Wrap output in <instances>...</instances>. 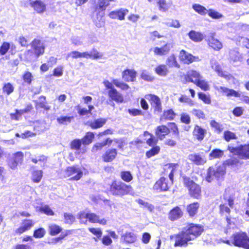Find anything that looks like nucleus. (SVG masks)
Listing matches in <instances>:
<instances>
[{
	"label": "nucleus",
	"instance_id": "obj_37",
	"mask_svg": "<svg viewBox=\"0 0 249 249\" xmlns=\"http://www.w3.org/2000/svg\"><path fill=\"white\" fill-rule=\"evenodd\" d=\"M211 126L214 129V131L217 133L221 132L224 128L222 124L216 122L214 120H212L210 123Z\"/></svg>",
	"mask_w": 249,
	"mask_h": 249
},
{
	"label": "nucleus",
	"instance_id": "obj_64",
	"mask_svg": "<svg viewBox=\"0 0 249 249\" xmlns=\"http://www.w3.org/2000/svg\"><path fill=\"white\" fill-rule=\"evenodd\" d=\"M10 45L9 43L8 42H4L0 48V53L1 55H4L7 52V51H8V50L10 48Z\"/></svg>",
	"mask_w": 249,
	"mask_h": 249
},
{
	"label": "nucleus",
	"instance_id": "obj_4",
	"mask_svg": "<svg viewBox=\"0 0 249 249\" xmlns=\"http://www.w3.org/2000/svg\"><path fill=\"white\" fill-rule=\"evenodd\" d=\"M77 218L82 224H87L88 221L90 223H98L102 225L107 224V220L104 218L100 219V217L94 213L84 211L79 212L77 214Z\"/></svg>",
	"mask_w": 249,
	"mask_h": 249
},
{
	"label": "nucleus",
	"instance_id": "obj_45",
	"mask_svg": "<svg viewBox=\"0 0 249 249\" xmlns=\"http://www.w3.org/2000/svg\"><path fill=\"white\" fill-rule=\"evenodd\" d=\"M230 57L233 63L240 61V56L239 53L235 50H231L230 52Z\"/></svg>",
	"mask_w": 249,
	"mask_h": 249
},
{
	"label": "nucleus",
	"instance_id": "obj_25",
	"mask_svg": "<svg viewBox=\"0 0 249 249\" xmlns=\"http://www.w3.org/2000/svg\"><path fill=\"white\" fill-rule=\"evenodd\" d=\"M121 240L127 243H133L136 241L137 236L134 232L126 231L122 235Z\"/></svg>",
	"mask_w": 249,
	"mask_h": 249
},
{
	"label": "nucleus",
	"instance_id": "obj_41",
	"mask_svg": "<svg viewBox=\"0 0 249 249\" xmlns=\"http://www.w3.org/2000/svg\"><path fill=\"white\" fill-rule=\"evenodd\" d=\"M224 155V151L218 149L213 150L209 155L210 159L220 158Z\"/></svg>",
	"mask_w": 249,
	"mask_h": 249
},
{
	"label": "nucleus",
	"instance_id": "obj_34",
	"mask_svg": "<svg viewBox=\"0 0 249 249\" xmlns=\"http://www.w3.org/2000/svg\"><path fill=\"white\" fill-rule=\"evenodd\" d=\"M192 8L196 12L202 16L206 15L208 11V10H207L205 7L197 3L194 4L192 6Z\"/></svg>",
	"mask_w": 249,
	"mask_h": 249
},
{
	"label": "nucleus",
	"instance_id": "obj_59",
	"mask_svg": "<svg viewBox=\"0 0 249 249\" xmlns=\"http://www.w3.org/2000/svg\"><path fill=\"white\" fill-rule=\"evenodd\" d=\"M70 58H71L72 59H77L80 58V52L76 51H74L70 52L68 53L66 59L68 60Z\"/></svg>",
	"mask_w": 249,
	"mask_h": 249
},
{
	"label": "nucleus",
	"instance_id": "obj_18",
	"mask_svg": "<svg viewBox=\"0 0 249 249\" xmlns=\"http://www.w3.org/2000/svg\"><path fill=\"white\" fill-rule=\"evenodd\" d=\"M173 48V44L167 43L162 47H155L153 49V52L155 55H164L168 53L171 48Z\"/></svg>",
	"mask_w": 249,
	"mask_h": 249
},
{
	"label": "nucleus",
	"instance_id": "obj_47",
	"mask_svg": "<svg viewBox=\"0 0 249 249\" xmlns=\"http://www.w3.org/2000/svg\"><path fill=\"white\" fill-rule=\"evenodd\" d=\"M39 211L48 215H53L54 214L52 210L47 205H42L39 208Z\"/></svg>",
	"mask_w": 249,
	"mask_h": 249
},
{
	"label": "nucleus",
	"instance_id": "obj_55",
	"mask_svg": "<svg viewBox=\"0 0 249 249\" xmlns=\"http://www.w3.org/2000/svg\"><path fill=\"white\" fill-rule=\"evenodd\" d=\"M64 217L65 222L67 224H71L75 220V217L71 213H65Z\"/></svg>",
	"mask_w": 249,
	"mask_h": 249
},
{
	"label": "nucleus",
	"instance_id": "obj_57",
	"mask_svg": "<svg viewBox=\"0 0 249 249\" xmlns=\"http://www.w3.org/2000/svg\"><path fill=\"white\" fill-rule=\"evenodd\" d=\"M14 89V87L10 83H7L4 85L3 87V91L5 92L7 95L10 94L13 92Z\"/></svg>",
	"mask_w": 249,
	"mask_h": 249
},
{
	"label": "nucleus",
	"instance_id": "obj_43",
	"mask_svg": "<svg viewBox=\"0 0 249 249\" xmlns=\"http://www.w3.org/2000/svg\"><path fill=\"white\" fill-rule=\"evenodd\" d=\"M43 173L41 170H36L33 172L32 174V180L36 183L39 182L42 177Z\"/></svg>",
	"mask_w": 249,
	"mask_h": 249
},
{
	"label": "nucleus",
	"instance_id": "obj_60",
	"mask_svg": "<svg viewBox=\"0 0 249 249\" xmlns=\"http://www.w3.org/2000/svg\"><path fill=\"white\" fill-rule=\"evenodd\" d=\"M141 77L142 79L147 81H152L154 79V78L146 71H142L141 73Z\"/></svg>",
	"mask_w": 249,
	"mask_h": 249
},
{
	"label": "nucleus",
	"instance_id": "obj_36",
	"mask_svg": "<svg viewBox=\"0 0 249 249\" xmlns=\"http://www.w3.org/2000/svg\"><path fill=\"white\" fill-rule=\"evenodd\" d=\"M89 231L95 237L93 238L95 241H97L102 235V231L100 228H89Z\"/></svg>",
	"mask_w": 249,
	"mask_h": 249
},
{
	"label": "nucleus",
	"instance_id": "obj_13",
	"mask_svg": "<svg viewBox=\"0 0 249 249\" xmlns=\"http://www.w3.org/2000/svg\"><path fill=\"white\" fill-rule=\"evenodd\" d=\"M210 65L211 68L217 72L219 76L224 77L228 80L233 78L231 75L228 74L226 72H224L221 70L220 66L214 58L211 59Z\"/></svg>",
	"mask_w": 249,
	"mask_h": 249
},
{
	"label": "nucleus",
	"instance_id": "obj_40",
	"mask_svg": "<svg viewBox=\"0 0 249 249\" xmlns=\"http://www.w3.org/2000/svg\"><path fill=\"white\" fill-rule=\"evenodd\" d=\"M94 135L92 132H88L86 136L81 140L84 145H88L92 142Z\"/></svg>",
	"mask_w": 249,
	"mask_h": 249
},
{
	"label": "nucleus",
	"instance_id": "obj_14",
	"mask_svg": "<svg viewBox=\"0 0 249 249\" xmlns=\"http://www.w3.org/2000/svg\"><path fill=\"white\" fill-rule=\"evenodd\" d=\"M214 88L219 93L228 97L233 96L235 97H239L241 96V94L239 92L233 89H229L224 87L215 86Z\"/></svg>",
	"mask_w": 249,
	"mask_h": 249
},
{
	"label": "nucleus",
	"instance_id": "obj_9",
	"mask_svg": "<svg viewBox=\"0 0 249 249\" xmlns=\"http://www.w3.org/2000/svg\"><path fill=\"white\" fill-rule=\"evenodd\" d=\"M228 149L231 153L238 155L242 159H249V144L241 145L238 147L229 146Z\"/></svg>",
	"mask_w": 249,
	"mask_h": 249
},
{
	"label": "nucleus",
	"instance_id": "obj_16",
	"mask_svg": "<svg viewBox=\"0 0 249 249\" xmlns=\"http://www.w3.org/2000/svg\"><path fill=\"white\" fill-rule=\"evenodd\" d=\"M167 179L164 178H161L154 184L153 189L157 191H165L168 190L169 184L167 182Z\"/></svg>",
	"mask_w": 249,
	"mask_h": 249
},
{
	"label": "nucleus",
	"instance_id": "obj_21",
	"mask_svg": "<svg viewBox=\"0 0 249 249\" xmlns=\"http://www.w3.org/2000/svg\"><path fill=\"white\" fill-rule=\"evenodd\" d=\"M136 74L134 70L127 69L122 72V78L126 82H133L136 79Z\"/></svg>",
	"mask_w": 249,
	"mask_h": 249
},
{
	"label": "nucleus",
	"instance_id": "obj_38",
	"mask_svg": "<svg viewBox=\"0 0 249 249\" xmlns=\"http://www.w3.org/2000/svg\"><path fill=\"white\" fill-rule=\"evenodd\" d=\"M207 14L210 17L215 19H220L223 17L222 14L213 9L208 10Z\"/></svg>",
	"mask_w": 249,
	"mask_h": 249
},
{
	"label": "nucleus",
	"instance_id": "obj_11",
	"mask_svg": "<svg viewBox=\"0 0 249 249\" xmlns=\"http://www.w3.org/2000/svg\"><path fill=\"white\" fill-rule=\"evenodd\" d=\"M179 59L184 64H189L194 62H198L200 59L198 56H194L185 50H181L179 52Z\"/></svg>",
	"mask_w": 249,
	"mask_h": 249
},
{
	"label": "nucleus",
	"instance_id": "obj_53",
	"mask_svg": "<svg viewBox=\"0 0 249 249\" xmlns=\"http://www.w3.org/2000/svg\"><path fill=\"white\" fill-rule=\"evenodd\" d=\"M164 23L168 27L176 28H178L180 27V24L179 21L177 19H171L165 22Z\"/></svg>",
	"mask_w": 249,
	"mask_h": 249
},
{
	"label": "nucleus",
	"instance_id": "obj_31",
	"mask_svg": "<svg viewBox=\"0 0 249 249\" xmlns=\"http://www.w3.org/2000/svg\"><path fill=\"white\" fill-rule=\"evenodd\" d=\"M182 212L178 207L173 209L170 212L169 218L172 221L178 219L182 215Z\"/></svg>",
	"mask_w": 249,
	"mask_h": 249
},
{
	"label": "nucleus",
	"instance_id": "obj_6",
	"mask_svg": "<svg viewBox=\"0 0 249 249\" xmlns=\"http://www.w3.org/2000/svg\"><path fill=\"white\" fill-rule=\"evenodd\" d=\"M32 51L28 50L27 52V55L33 53L31 58L38 57L44 53L45 45L44 43L39 39H35L31 44Z\"/></svg>",
	"mask_w": 249,
	"mask_h": 249
},
{
	"label": "nucleus",
	"instance_id": "obj_26",
	"mask_svg": "<svg viewBox=\"0 0 249 249\" xmlns=\"http://www.w3.org/2000/svg\"><path fill=\"white\" fill-rule=\"evenodd\" d=\"M233 205V200L231 198H229L228 200L225 202L224 204H221L220 205V213L225 214L227 216L228 214L230 213V209L228 207V205L230 207L232 208Z\"/></svg>",
	"mask_w": 249,
	"mask_h": 249
},
{
	"label": "nucleus",
	"instance_id": "obj_52",
	"mask_svg": "<svg viewBox=\"0 0 249 249\" xmlns=\"http://www.w3.org/2000/svg\"><path fill=\"white\" fill-rule=\"evenodd\" d=\"M224 137L227 142H229L231 140L236 139V135L230 131H225L224 133Z\"/></svg>",
	"mask_w": 249,
	"mask_h": 249
},
{
	"label": "nucleus",
	"instance_id": "obj_49",
	"mask_svg": "<svg viewBox=\"0 0 249 249\" xmlns=\"http://www.w3.org/2000/svg\"><path fill=\"white\" fill-rule=\"evenodd\" d=\"M122 179L125 182H130L133 178L132 176L129 171H123L121 173Z\"/></svg>",
	"mask_w": 249,
	"mask_h": 249
},
{
	"label": "nucleus",
	"instance_id": "obj_8",
	"mask_svg": "<svg viewBox=\"0 0 249 249\" xmlns=\"http://www.w3.org/2000/svg\"><path fill=\"white\" fill-rule=\"evenodd\" d=\"M83 176L82 169L77 165L70 166L64 172L65 177H71V180H78Z\"/></svg>",
	"mask_w": 249,
	"mask_h": 249
},
{
	"label": "nucleus",
	"instance_id": "obj_15",
	"mask_svg": "<svg viewBox=\"0 0 249 249\" xmlns=\"http://www.w3.org/2000/svg\"><path fill=\"white\" fill-rule=\"evenodd\" d=\"M184 78L186 82H192L196 84L202 77L198 71L190 70L187 72Z\"/></svg>",
	"mask_w": 249,
	"mask_h": 249
},
{
	"label": "nucleus",
	"instance_id": "obj_10",
	"mask_svg": "<svg viewBox=\"0 0 249 249\" xmlns=\"http://www.w3.org/2000/svg\"><path fill=\"white\" fill-rule=\"evenodd\" d=\"M215 33H210L207 39L208 45L210 48L215 51H219L223 48L222 43L215 37Z\"/></svg>",
	"mask_w": 249,
	"mask_h": 249
},
{
	"label": "nucleus",
	"instance_id": "obj_35",
	"mask_svg": "<svg viewBox=\"0 0 249 249\" xmlns=\"http://www.w3.org/2000/svg\"><path fill=\"white\" fill-rule=\"evenodd\" d=\"M166 64L169 67H177L179 68V65L178 63L176 58L174 54H172L169 56L166 60Z\"/></svg>",
	"mask_w": 249,
	"mask_h": 249
},
{
	"label": "nucleus",
	"instance_id": "obj_54",
	"mask_svg": "<svg viewBox=\"0 0 249 249\" xmlns=\"http://www.w3.org/2000/svg\"><path fill=\"white\" fill-rule=\"evenodd\" d=\"M196 85L204 90H207L209 89V86L208 83L202 80V78L198 80Z\"/></svg>",
	"mask_w": 249,
	"mask_h": 249
},
{
	"label": "nucleus",
	"instance_id": "obj_32",
	"mask_svg": "<svg viewBox=\"0 0 249 249\" xmlns=\"http://www.w3.org/2000/svg\"><path fill=\"white\" fill-rule=\"evenodd\" d=\"M106 122L107 119L99 118L90 123L89 125L92 129H97L102 127L106 124Z\"/></svg>",
	"mask_w": 249,
	"mask_h": 249
},
{
	"label": "nucleus",
	"instance_id": "obj_56",
	"mask_svg": "<svg viewBox=\"0 0 249 249\" xmlns=\"http://www.w3.org/2000/svg\"><path fill=\"white\" fill-rule=\"evenodd\" d=\"M178 100L180 103H186L188 105L191 106L194 105L193 101L191 100L190 98L184 95H182L179 98Z\"/></svg>",
	"mask_w": 249,
	"mask_h": 249
},
{
	"label": "nucleus",
	"instance_id": "obj_39",
	"mask_svg": "<svg viewBox=\"0 0 249 249\" xmlns=\"http://www.w3.org/2000/svg\"><path fill=\"white\" fill-rule=\"evenodd\" d=\"M143 135L146 137V143L150 146H152L157 142V140L153 138V136L147 131L144 132Z\"/></svg>",
	"mask_w": 249,
	"mask_h": 249
},
{
	"label": "nucleus",
	"instance_id": "obj_30",
	"mask_svg": "<svg viewBox=\"0 0 249 249\" xmlns=\"http://www.w3.org/2000/svg\"><path fill=\"white\" fill-rule=\"evenodd\" d=\"M188 36L190 39L196 42H200L204 38V36L201 33L194 30L191 31L188 33Z\"/></svg>",
	"mask_w": 249,
	"mask_h": 249
},
{
	"label": "nucleus",
	"instance_id": "obj_42",
	"mask_svg": "<svg viewBox=\"0 0 249 249\" xmlns=\"http://www.w3.org/2000/svg\"><path fill=\"white\" fill-rule=\"evenodd\" d=\"M50 233L52 235H55L60 233L62 230L60 227L55 224H51L49 227Z\"/></svg>",
	"mask_w": 249,
	"mask_h": 249
},
{
	"label": "nucleus",
	"instance_id": "obj_63",
	"mask_svg": "<svg viewBox=\"0 0 249 249\" xmlns=\"http://www.w3.org/2000/svg\"><path fill=\"white\" fill-rule=\"evenodd\" d=\"M198 97L201 100H202L204 103L207 104H210L211 103V99L209 96L203 93H198Z\"/></svg>",
	"mask_w": 249,
	"mask_h": 249
},
{
	"label": "nucleus",
	"instance_id": "obj_7",
	"mask_svg": "<svg viewBox=\"0 0 249 249\" xmlns=\"http://www.w3.org/2000/svg\"><path fill=\"white\" fill-rule=\"evenodd\" d=\"M225 173V169L223 166L219 167L216 169L213 167H210L208 171L206 179L209 182H211L215 178L220 179L223 178Z\"/></svg>",
	"mask_w": 249,
	"mask_h": 249
},
{
	"label": "nucleus",
	"instance_id": "obj_12",
	"mask_svg": "<svg viewBox=\"0 0 249 249\" xmlns=\"http://www.w3.org/2000/svg\"><path fill=\"white\" fill-rule=\"evenodd\" d=\"M147 100H148L152 107L154 109V111L157 113H160L162 110V106L160 98L155 95L148 94L145 96Z\"/></svg>",
	"mask_w": 249,
	"mask_h": 249
},
{
	"label": "nucleus",
	"instance_id": "obj_22",
	"mask_svg": "<svg viewBox=\"0 0 249 249\" xmlns=\"http://www.w3.org/2000/svg\"><path fill=\"white\" fill-rule=\"evenodd\" d=\"M117 155V151L116 149H109L106 151L102 158L105 162H110L115 159Z\"/></svg>",
	"mask_w": 249,
	"mask_h": 249
},
{
	"label": "nucleus",
	"instance_id": "obj_48",
	"mask_svg": "<svg viewBox=\"0 0 249 249\" xmlns=\"http://www.w3.org/2000/svg\"><path fill=\"white\" fill-rule=\"evenodd\" d=\"M73 117H67V116H61L57 119V122L62 124H67L69 123H70L73 119Z\"/></svg>",
	"mask_w": 249,
	"mask_h": 249
},
{
	"label": "nucleus",
	"instance_id": "obj_29",
	"mask_svg": "<svg viewBox=\"0 0 249 249\" xmlns=\"http://www.w3.org/2000/svg\"><path fill=\"white\" fill-rule=\"evenodd\" d=\"M206 133V130L202 128L198 125L195 126L194 131V136L198 140L202 141L204 138L205 134Z\"/></svg>",
	"mask_w": 249,
	"mask_h": 249
},
{
	"label": "nucleus",
	"instance_id": "obj_61",
	"mask_svg": "<svg viewBox=\"0 0 249 249\" xmlns=\"http://www.w3.org/2000/svg\"><path fill=\"white\" fill-rule=\"evenodd\" d=\"M90 58L97 59L102 57L103 54L96 50H93L89 52Z\"/></svg>",
	"mask_w": 249,
	"mask_h": 249
},
{
	"label": "nucleus",
	"instance_id": "obj_2",
	"mask_svg": "<svg viewBox=\"0 0 249 249\" xmlns=\"http://www.w3.org/2000/svg\"><path fill=\"white\" fill-rule=\"evenodd\" d=\"M220 242L228 245H231V243L235 246L244 248L246 249H249V238L247 236L246 233L243 232H237L234 234L231 238V240H223L220 239Z\"/></svg>",
	"mask_w": 249,
	"mask_h": 249
},
{
	"label": "nucleus",
	"instance_id": "obj_50",
	"mask_svg": "<svg viewBox=\"0 0 249 249\" xmlns=\"http://www.w3.org/2000/svg\"><path fill=\"white\" fill-rule=\"evenodd\" d=\"M160 150V147L159 146L153 147L151 150L146 153V156L148 158H150L158 154Z\"/></svg>",
	"mask_w": 249,
	"mask_h": 249
},
{
	"label": "nucleus",
	"instance_id": "obj_1",
	"mask_svg": "<svg viewBox=\"0 0 249 249\" xmlns=\"http://www.w3.org/2000/svg\"><path fill=\"white\" fill-rule=\"evenodd\" d=\"M203 231V228L201 225L194 224L187 225L176 235L175 246H187L190 241L200 236Z\"/></svg>",
	"mask_w": 249,
	"mask_h": 249
},
{
	"label": "nucleus",
	"instance_id": "obj_17",
	"mask_svg": "<svg viewBox=\"0 0 249 249\" xmlns=\"http://www.w3.org/2000/svg\"><path fill=\"white\" fill-rule=\"evenodd\" d=\"M128 12V10L121 8L118 10L110 12L108 14V17L112 19H118L119 20H123L124 19V17Z\"/></svg>",
	"mask_w": 249,
	"mask_h": 249
},
{
	"label": "nucleus",
	"instance_id": "obj_51",
	"mask_svg": "<svg viewBox=\"0 0 249 249\" xmlns=\"http://www.w3.org/2000/svg\"><path fill=\"white\" fill-rule=\"evenodd\" d=\"M175 117V113L172 109H168L163 113L162 118L169 120H173Z\"/></svg>",
	"mask_w": 249,
	"mask_h": 249
},
{
	"label": "nucleus",
	"instance_id": "obj_3",
	"mask_svg": "<svg viewBox=\"0 0 249 249\" xmlns=\"http://www.w3.org/2000/svg\"><path fill=\"white\" fill-rule=\"evenodd\" d=\"M107 189L113 195L122 196L128 194L131 191V187L121 181L114 180Z\"/></svg>",
	"mask_w": 249,
	"mask_h": 249
},
{
	"label": "nucleus",
	"instance_id": "obj_24",
	"mask_svg": "<svg viewBox=\"0 0 249 249\" xmlns=\"http://www.w3.org/2000/svg\"><path fill=\"white\" fill-rule=\"evenodd\" d=\"M108 95L112 100L117 103H122L124 102V97L116 89H112L108 91Z\"/></svg>",
	"mask_w": 249,
	"mask_h": 249
},
{
	"label": "nucleus",
	"instance_id": "obj_44",
	"mask_svg": "<svg viewBox=\"0 0 249 249\" xmlns=\"http://www.w3.org/2000/svg\"><path fill=\"white\" fill-rule=\"evenodd\" d=\"M158 3L159 9L163 12L168 11L170 7V5L166 2V0H158Z\"/></svg>",
	"mask_w": 249,
	"mask_h": 249
},
{
	"label": "nucleus",
	"instance_id": "obj_46",
	"mask_svg": "<svg viewBox=\"0 0 249 249\" xmlns=\"http://www.w3.org/2000/svg\"><path fill=\"white\" fill-rule=\"evenodd\" d=\"M112 82L114 85H115L117 87L120 88L122 90H127L129 89V87L126 84H125L124 82L120 81L118 79H113L112 80Z\"/></svg>",
	"mask_w": 249,
	"mask_h": 249
},
{
	"label": "nucleus",
	"instance_id": "obj_27",
	"mask_svg": "<svg viewBox=\"0 0 249 249\" xmlns=\"http://www.w3.org/2000/svg\"><path fill=\"white\" fill-rule=\"evenodd\" d=\"M169 132V129L165 125H161L157 128L156 135L160 140H162Z\"/></svg>",
	"mask_w": 249,
	"mask_h": 249
},
{
	"label": "nucleus",
	"instance_id": "obj_33",
	"mask_svg": "<svg viewBox=\"0 0 249 249\" xmlns=\"http://www.w3.org/2000/svg\"><path fill=\"white\" fill-rule=\"evenodd\" d=\"M199 207V205L197 202L189 205L187 207V210L190 216H194L196 213Z\"/></svg>",
	"mask_w": 249,
	"mask_h": 249
},
{
	"label": "nucleus",
	"instance_id": "obj_20",
	"mask_svg": "<svg viewBox=\"0 0 249 249\" xmlns=\"http://www.w3.org/2000/svg\"><path fill=\"white\" fill-rule=\"evenodd\" d=\"M188 159L196 165H202L206 162V159L204 156L197 154H190Z\"/></svg>",
	"mask_w": 249,
	"mask_h": 249
},
{
	"label": "nucleus",
	"instance_id": "obj_19",
	"mask_svg": "<svg viewBox=\"0 0 249 249\" xmlns=\"http://www.w3.org/2000/svg\"><path fill=\"white\" fill-rule=\"evenodd\" d=\"M34 225V223L32 220H24L19 228L17 229L15 232L16 233L20 234L25 231L30 230Z\"/></svg>",
	"mask_w": 249,
	"mask_h": 249
},
{
	"label": "nucleus",
	"instance_id": "obj_23",
	"mask_svg": "<svg viewBox=\"0 0 249 249\" xmlns=\"http://www.w3.org/2000/svg\"><path fill=\"white\" fill-rule=\"evenodd\" d=\"M31 6L38 14H42L46 11V5L41 0H35L31 3Z\"/></svg>",
	"mask_w": 249,
	"mask_h": 249
},
{
	"label": "nucleus",
	"instance_id": "obj_62",
	"mask_svg": "<svg viewBox=\"0 0 249 249\" xmlns=\"http://www.w3.org/2000/svg\"><path fill=\"white\" fill-rule=\"evenodd\" d=\"M36 135V133H34L30 131H26L25 132L21 133L20 135L18 133H17L16 136L18 137H21L23 139H24L30 137L35 136Z\"/></svg>",
	"mask_w": 249,
	"mask_h": 249
},
{
	"label": "nucleus",
	"instance_id": "obj_28",
	"mask_svg": "<svg viewBox=\"0 0 249 249\" xmlns=\"http://www.w3.org/2000/svg\"><path fill=\"white\" fill-rule=\"evenodd\" d=\"M155 71L158 75L163 77L167 76L169 72L167 65L164 64L158 65L155 68Z\"/></svg>",
	"mask_w": 249,
	"mask_h": 249
},
{
	"label": "nucleus",
	"instance_id": "obj_58",
	"mask_svg": "<svg viewBox=\"0 0 249 249\" xmlns=\"http://www.w3.org/2000/svg\"><path fill=\"white\" fill-rule=\"evenodd\" d=\"M45 233V230L43 228H39L34 231V236L36 238H40L43 237Z\"/></svg>",
	"mask_w": 249,
	"mask_h": 249
},
{
	"label": "nucleus",
	"instance_id": "obj_5",
	"mask_svg": "<svg viewBox=\"0 0 249 249\" xmlns=\"http://www.w3.org/2000/svg\"><path fill=\"white\" fill-rule=\"evenodd\" d=\"M183 183L185 186L188 189L191 196L196 199H199L200 197L201 190L199 185L190 178L186 177L183 178Z\"/></svg>",
	"mask_w": 249,
	"mask_h": 249
}]
</instances>
